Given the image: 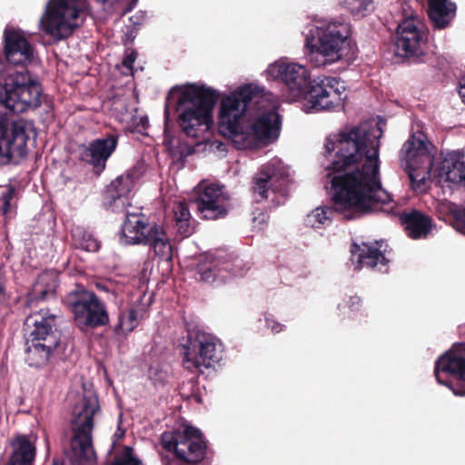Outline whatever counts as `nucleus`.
<instances>
[{
    "label": "nucleus",
    "instance_id": "nucleus-19",
    "mask_svg": "<svg viewBox=\"0 0 465 465\" xmlns=\"http://www.w3.org/2000/svg\"><path fill=\"white\" fill-rule=\"evenodd\" d=\"M118 143V137L114 134L104 138H98L88 145L84 146L81 151V159L91 164L97 173H100L104 168L107 160L115 151Z\"/></svg>",
    "mask_w": 465,
    "mask_h": 465
},
{
    "label": "nucleus",
    "instance_id": "nucleus-35",
    "mask_svg": "<svg viewBox=\"0 0 465 465\" xmlns=\"http://www.w3.org/2000/svg\"><path fill=\"white\" fill-rule=\"evenodd\" d=\"M15 195V189L8 187L5 192L2 193L0 198V213L3 216L6 217L12 213V200Z\"/></svg>",
    "mask_w": 465,
    "mask_h": 465
},
{
    "label": "nucleus",
    "instance_id": "nucleus-4",
    "mask_svg": "<svg viewBox=\"0 0 465 465\" xmlns=\"http://www.w3.org/2000/svg\"><path fill=\"white\" fill-rule=\"evenodd\" d=\"M350 26L341 21H317L305 35L308 60L315 67H325L351 59L353 46L350 39Z\"/></svg>",
    "mask_w": 465,
    "mask_h": 465
},
{
    "label": "nucleus",
    "instance_id": "nucleus-5",
    "mask_svg": "<svg viewBox=\"0 0 465 465\" xmlns=\"http://www.w3.org/2000/svg\"><path fill=\"white\" fill-rule=\"evenodd\" d=\"M57 319L58 316L46 308L32 312L26 317L25 360L30 366L41 368L50 361L60 341Z\"/></svg>",
    "mask_w": 465,
    "mask_h": 465
},
{
    "label": "nucleus",
    "instance_id": "nucleus-48",
    "mask_svg": "<svg viewBox=\"0 0 465 465\" xmlns=\"http://www.w3.org/2000/svg\"><path fill=\"white\" fill-rule=\"evenodd\" d=\"M415 2H416V3H418V2H419V0H415Z\"/></svg>",
    "mask_w": 465,
    "mask_h": 465
},
{
    "label": "nucleus",
    "instance_id": "nucleus-47",
    "mask_svg": "<svg viewBox=\"0 0 465 465\" xmlns=\"http://www.w3.org/2000/svg\"><path fill=\"white\" fill-rule=\"evenodd\" d=\"M53 465H64V464L59 460H54Z\"/></svg>",
    "mask_w": 465,
    "mask_h": 465
},
{
    "label": "nucleus",
    "instance_id": "nucleus-42",
    "mask_svg": "<svg viewBox=\"0 0 465 465\" xmlns=\"http://www.w3.org/2000/svg\"><path fill=\"white\" fill-rule=\"evenodd\" d=\"M266 222V216L263 213H260L258 216L253 218L254 226L259 230L262 229V224Z\"/></svg>",
    "mask_w": 465,
    "mask_h": 465
},
{
    "label": "nucleus",
    "instance_id": "nucleus-32",
    "mask_svg": "<svg viewBox=\"0 0 465 465\" xmlns=\"http://www.w3.org/2000/svg\"><path fill=\"white\" fill-rule=\"evenodd\" d=\"M72 236L74 244L80 249L87 252H96L100 247L97 240L81 227L74 228L72 231Z\"/></svg>",
    "mask_w": 465,
    "mask_h": 465
},
{
    "label": "nucleus",
    "instance_id": "nucleus-38",
    "mask_svg": "<svg viewBox=\"0 0 465 465\" xmlns=\"http://www.w3.org/2000/svg\"><path fill=\"white\" fill-rule=\"evenodd\" d=\"M137 58V53L135 51H131L126 54L124 59L122 62V66L125 71H123L124 74H133V66Z\"/></svg>",
    "mask_w": 465,
    "mask_h": 465
},
{
    "label": "nucleus",
    "instance_id": "nucleus-10",
    "mask_svg": "<svg viewBox=\"0 0 465 465\" xmlns=\"http://www.w3.org/2000/svg\"><path fill=\"white\" fill-rule=\"evenodd\" d=\"M346 86L340 78L320 75L312 80L304 94V111L312 114L341 108L346 99Z\"/></svg>",
    "mask_w": 465,
    "mask_h": 465
},
{
    "label": "nucleus",
    "instance_id": "nucleus-26",
    "mask_svg": "<svg viewBox=\"0 0 465 465\" xmlns=\"http://www.w3.org/2000/svg\"><path fill=\"white\" fill-rule=\"evenodd\" d=\"M401 218L408 235L412 239L425 238L430 232L431 221L419 211L404 213Z\"/></svg>",
    "mask_w": 465,
    "mask_h": 465
},
{
    "label": "nucleus",
    "instance_id": "nucleus-24",
    "mask_svg": "<svg viewBox=\"0 0 465 465\" xmlns=\"http://www.w3.org/2000/svg\"><path fill=\"white\" fill-rule=\"evenodd\" d=\"M439 176L446 182L465 186V156L460 152L448 153L444 157Z\"/></svg>",
    "mask_w": 465,
    "mask_h": 465
},
{
    "label": "nucleus",
    "instance_id": "nucleus-9",
    "mask_svg": "<svg viewBox=\"0 0 465 465\" xmlns=\"http://www.w3.org/2000/svg\"><path fill=\"white\" fill-rule=\"evenodd\" d=\"M65 302L73 313L74 321L81 330L94 329L109 322L104 303L93 292L77 286L70 292Z\"/></svg>",
    "mask_w": 465,
    "mask_h": 465
},
{
    "label": "nucleus",
    "instance_id": "nucleus-39",
    "mask_svg": "<svg viewBox=\"0 0 465 465\" xmlns=\"http://www.w3.org/2000/svg\"><path fill=\"white\" fill-rule=\"evenodd\" d=\"M264 320L267 329H269L273 334L280 333L285 330V325L268 315L265 316Z\"/></svg>",
    "mask_w": 465,
    "mask_h": 465
},
{
    "label": "nucleus",
    "instance_id": "nucleus-12",
    "mask_svg": "<svg viewBox=\"0 0 465 465\" xmlns=\"http://www.w3.org/2000/svg\"><path fill=\"white\" fill-rule=\"evenodd\" d=\"M265 73L268 78L280 80L284 84L286 99L290 103L302 99L312 82L305 65L286 59H279L270 64Z\"/></svg>",
    "mask_w": 465,
    "mask_h": 465
},
{
    "label": "nucleus",
    "instance_id": "nucleus-7",
    "mask_svg": "<svg viewBox=\"0 0 465 465\" xmlns=\"http://www.w3.org/2000/svg\"><path fill=\"white\" fill-rule=\"evenodd\" d=\"M395 53L401 57H420L425 53L428 29L420 15L407 4L398 14Z\"/></svg>",
    "mask_w": 465,
    "mask_h": 465
},
{
    "label": "nucleus",
    "instance_id": "nucleus-37",
    "mask_svg": "<svg viewBox=\"0 0 465 465\" xmlns=\"http://www.w3.org/2000/svg\"><path fill=\"white\" fill-rule=\"evenodd\" d=\"M371 2L372 0H345L348 8L356 14L365 11Z\"/></svg>",
    "mask_w": 465,
    "mask_h": 465
},
{
    "label": "nucleus",
    "instance_id": "nucleus-20",
    "mask_svg": "<svg viewBox=\"0 0 465 465\" xmlns=\"http://www.w3.org/2000/svg\"><path fill=\"white\" fill-rule=\"evenodd\" d=\"M382 244H353L351 247V260L357 262L358 268H376L380 272H387L389 260L385 256Z\"/></svg>",
    "mask_w": 465,
    "mask_h": 465
},
{
    "label": "nucleus",
    "instance_id": "nucleus-40",
    "mask_svg": "<svg viewBox=\"0 0 465 465\" xmlns=\"http://www.w3.org/2000/svg\"><path fill=\"white\" fill-rule=\"evenodd\" d=\"M454 227L457 231L465 234V208L456 213Z\"/></svg>",
    "mask_w": 465,
    "mask_h": 465
},
{
    "label": "nucleus",
    "instance_id": "nucleus-21",
    "mask_svg": "<svg viewBox=\"0 0 465 465\" xmlns=\"http://www.w3.org/2000/svg\"><path fill=\"white\" fill-rule=\"evenodd\" d=\"M134 187L132 175H120L111 182L105 197V205L113 212H123L130 205V196Z\"/></svg>",
    "mask_w": 465,
    "mask_h": 465
},
{
    "label": "nucleus",
    "instance_id": "nucleus-18",
    "mask_svg": "<svg viewBox=\"0 0 465 465\" xmlns=\"http://www.w3.org/2000/svg\"><path fill=\"white\" fill-rule=\"evenodd\" d=\"M5 53L9 63L26 65L37 62L33 45L21 30L6 27L5 30Z\"/></svg>",
    "mask_w": 465,
    "mask_h": 465
},
{
    "label": "nucleus",
    "instance_id": "nucleus-29",
    "mask_svg": "<svg viewBox=\"0 0 465 465\" xmlns=\"http://www.w3.org/2000/svg\"><path fill=\"white\" fill-rule=\"evenodd\" d=\"M143 244H148L156 255L166 260L172 256V245L164 229L161 226H152L147 233V239Z\"/></svg>",
    "mask_w": 465,
    "mask_h": 465
},
{
    "label": "nucleus",
    "instance_id": "nucleus-46",
    "mask_svg": "<svg viewBox=\"0 0 465 465\" xmlns=\"http://www.w3.org/2000/svg\"><path fill=\"white\" fill-rule=\"evenodd\" d=\"M5 70V62L0 58V79L2 78V75Z\"/></svg>",
    "mask_w": 465,
    "mask_h": 465
},
{
    "label": "nucleus",
    "instance_id": "nucleus-2",
    "mask_svg": "<svg viewBox=\"0 0 465 465\" xmlns=\"http://www.w3.org/2000/svg\"><path fill=\"white\" fill-rule=\"evenodd\" d=\"M381 125L384 124L367 121L326 138V153L331 154L336 150L331 166L326 167L333 209L328 205L315 207L304 217L306 227L317 231L328 228L334 212L347 220L372 212L393 213L395 203L380 180Z\"/></svg>",
    "mask_w": 465,
    "mask_h": 465
},
{
    "label": "nucleus",
    "instance_id": "nucleus-34",
    "mask_svg": "<svg viewBox=\"0 0 465 465\" xmlns=\"http://www.w3.org/2000/svg\"><path fill=\"white\" fill-rule=\"evenodd\" d=\"M110 465H143L142 461L134 454L132 447H124L120 454Z\"/></svg>",
    "mask_w": 465,
    "mask_h": 465
},
{
    "label": "nucleus",
    "instance_id": "nucleus-23",
    "mask_svg": "<svg viewBox=\"0 0 465 465\" xmlns=\"http://www.w3.org/2000/svg\"><path fill=\"white\" fill-rule=\"evenodd\" d=\"M37 437L18 435L11 440L12 452L7 465H33L35 458Z\"/></svg>",
    "mask_w": 465,
    "mask_h": 465
},
{
    "label": "nucleus",
    "instance_id": "nucleus-41",
    "mask_svg": "<svg viewBox=\"0 0 465 465\" xmlns=\"http://www.w3.org/2000/svg\"><path fill=\"white\" fill-rule=\"evenodd\" d=\"M438 212L440 213H456V207L451 203L443 201L437 205Z\"/></svg>",
    "mask_w": 465,
    "mask_h": 465
},
{
    "label": "nucleus",
    "instance_id": "nucleus-14",
    "mask_svg": "<svg viewBox=\"0 0 465 465\" xmlns=\"http://www.w3.org/2000/svg\"><path fill=\"white\" fill-rule=\"evenodd\" d=\"M289 168L282 161L274 157L263 164L253 178L252 193L256 202L269 197L271 192H285Z\"/></svg>",
    "mask_w": 465,
    "mask_h": 465
},
{
    "label": "nucleus",
    "instance_id": "nucleus-45",
    "mask_svg": "<svg viewBox=\"0 0 465 465\" xmlns=\"http://www.w3.org/2000/svg\"><path fill=\"white\" fill-rule=\"evenodd\" d=\"M5 297V282H4V276L2 272H0V301L3 300Z\"/></svg>",
    "mask_w": 465,
    "mask_h": 465
},
{
    "label": "nucleus",
    "instance_id": "nucleus-30",
    "mask_svg": "<svg viewBox=\"0 0 465 465\" xmlns=\"http://www.w3.org/2000/svg\"><path fill=\"white\" fill-rule=\"evenodd\" d=\"M174 216V226L177 232L186 237L193 232L190 219L191 213L186 203L179 202L173 208Z\"/></svg>",
    "mask_w": 465,
    "mask_h": 465
},
{
    "label": "nucleus",
    "instance_id": "nucleus-13",
    "mask_svg": "<svg viewBox=\"0 0 465 465\" xmlns=\"http://www.w3.org/2000/svg\"><path fill=\"white\" fill-rule=\"evenodd\" d=\"M434 373L440 384L455 395H465V344L453 345L435 363Z\"/></svg>",
    "mask_w": 465,
    "mask_h": 465
},
{
    "label": "nucleus",
    "instance_id": "nucleus-11",
    "mask_svg": "<svg viewBox=\"0 0 465 465\" xmlns=\"http://www.w3.org/2000/svg\"><path fill=\"white\" fill-rule=\"evenodd\" d=\"M162 445L178 460L193 464L203 459L206 449L201 431L188 425L163 433Z\"/></svg>",
    "mask_w": 465,
    "mask_h": 465
},
{
    "label": "nucleus",
    "instance_id": "nucleus-8",
    "mask_svg": "<svg viewBox=\"0 0 465 465\" xmlns=\"http://www.w3.org/2000/svg\"><path fill=\"white\" fill-rule=\"evenodd\" d=\"M181 353L186 370L202 372L203 368H211L223 360V348L222 342L210 333H189L186 341L181 345Z\"/></svg>",
    "mask_w": 465,
    "mask_h": 465
},
{
    "label": "nucleus",
    "instance_id": "nucleus-17",
    "mask_svg": "<svg viewBox=\"0 0 465 465\" xmlns=\"http://www.w3.org/2000/svg\"><path fill=\"white\" fill-rule=\"evenodd\" d=\"M197 272L202 281L207 282H224L231 276L243 275V262L241 260L222 261L216 259L213 254H206L197 263Z\"/></svg>",
    "mask_w": 465,
    "mask_h": 465
},
{
    "label": "nucleus",
    "instance_id": "nucleus-44",
    "mask_svg": "<svg viewBox=\"0 0 465 465\" xmlns=\"http://www.w3.org/2000/svg\"><path fill=\"white\" fill-rule=\"evenodd\" d=\"M131 19L134 20V25H141L144 19V14L143 12H140L139 14L133 16Z\"/></svg>",
    "mask_w": 465,
    "mask_h": 465
},
{
    "label": "nucleus",
    "instance_id": "nucleus-28",
    "mask_svg": "<svg viewBox=\"0 0 465 465\" xmlns=\"http://www.w3.org/2000/svg\"><path fill=\"white\" fill-rule=\"evenodd\" d=\"M145 312L146 306L142 302H136L126 311L120 312L115 331L123 334L132 332L138 326Z\"/></svg>",
    "mask_w": 465,
    "mask_h": 465
},
{
    "label": "nucleus",
    "instance_id": "nucleus-27",
    "mask_svg": "<svg viewBox=\"0 0 465 465\" xmlns=\"http://www.w3.org/2000/svg\"><path fill=\"white\" fill-rule=\"evenodd\" d=\"M456 5L450 0H429V15L435 27H446L455 15Z\"/></svg>",
    "mask_w": 465,
    "mask_h": 465
},
{
    "label": "nucleus",
    "instance_id": "nucleus-33",
    "mask_svg": "<svg viewBox=\"0 0 465 465\" xmlns=\"http://www.w3.org/2000/svg\"><path fill=\"white\" fill-rule=\"evenodd\" d=\"M361 306V299L358 295H351L347 297L342 302L339 303L338 310L341 314L350 316L351 313L360 312Z\"/></svg>",
    "mask_w": 465,
    "mask_h": 465
},
{
    "label": "nucleus",
    "instance_id": "nucleus-3",
    "mask_svg": "<svg viewBox=\"0 0 465 465\" xmlns=\"http://www.w3.org/2000/svg\"><path fill=\"white\" fill-rule=\"evenodd\" d=\"M42 87L28 71L8 75L0 92V165L18 162L26 154L31 124L19 119L9 122L7 113L21 114L41 104Z\"/></svg>",
    "mask_w": 465,
    "mask_h": 465
},
{
    "label": "nucleus",
    "instance_id": "nucleus-22",
    "mask_svg": "<svg viewBox=\"0 0 465 465\" xmlns=\"http://www.w3.org/2000/svg\"><path fill=\"white\" fill-rule=\"evenodd\" d=\"M151 227L143 214L127 213L122 226L121 242L125 244L143 243Z\"/></svg>",
    "mask_w": 465,
    "mask_h": 465
},
{
    "label": "nucleus",
    "instance_id": "nucleus-31",
    "mask_svg": "<svg viewBox=\"0 0 465 465\" xmlns=\"http://www.w3.org/2000/svg\"><path fill=\"white\" fill-rule=\"evenodd\" d=\"M431 167L432 166H420L417 168L404 169L408 174L413 191L418 193L426 192Z\"/></svg>",
    "mask_w": 465,
    "mask_h": 465
},
{
    "label": "nucleus",
    "instance_id": "nucleus-36",
    "mask_svg": "<svg viewBox=\"0 0 465 465\" xmlns=\"http://www.w3.org/2000/svg\"><path fill=\"white\" fill-rule=\"evenodd\" d=\"M164 145L173 157H181L185 153V146L178 139L170 137L167 133L165 134Z\"/></svg>",
    "mask_w": 465,
    "mask_h": 465
},
{
    "label": "nucleus",
    "instance_id": "nucleus-16",
    "mask_svg": "<svg viewBox=\"0 0 465 465\" xmlns=\"http://www.w3.org/2000/svg\"><path fill=\"white\" fill-rule=\"evenodd\" d=\"M197 211L203 218L214 220L226 215L229 195L223 186L215 183L201 184L196 198Z\"/></svg>",
    "mask_w": 465,
    "mask_h": 465
},
{
    "label": "nucleus",
    "instance_id": "nucleus-15",
    "mask_svg": "<svg viewBox=\"0 0 465 465\" xmlns=\"http://www.w3.org/2000/svg\"><path fill=\"white\" fill-rule=\"evenodd\" d=\"M436 150L423 132H414L402 146L401 164L403 169L432 166Z\"/></svg>",
    "mask_w": 465,
    "mask_h": 465
},
{
    "label": "nucleus",
    "instance_id": "nucleus-43",
    "mask_svg": "<svg viewBox=\"0 0 465 465\" xmlns=\"http://www.w3.org/2000/svg\"><path fill=\"white\" fill-rule=\"evenodd\" d=\"M459 94H460L462 102L465 104V75L460 79Z\"/></svg>",
    "mask_w": 465,
    "mask_h": 465
},
{
    "label": "nucleus",
    "instance_id": "nucleus-1",
    "mask_svg": "<svg viewBox=\"0 0 465 465\" xmlns=\"http://www.w3.org/2000/svg\"><path fill=\"white\" fill-rule=\"evenodd\" d=\"M170 94L175 98L182 132L197 139V143L211 137L212 113L218 100V131L236 149L259 148L274 142L280 134L279 102L256 84H244L223 94L203 84H186L173 87Z\"/></svg>",
    "mask_w": 465,
    "mask_h": 465
},
{
    "label": "nucleus",
    "instance_id": "nucleus-25",
    "mask_svg": "<svg viewBox=\"0 0 465 465\" xmlns=\"http://www.w3.org/2000/svg\"><path fill=\"white\" fill-rule=\"evenodd\" d=\"M57 282L58 273L56 271L47 270L41 272L28 293L27 305L32 307L35 302L53 297Z\"/></svg>",
    "mask_w": 465,
    "mask_h": 465
},
{
    "label": "nucleus",
    "instance_id": "nucleus-6",
    "mask_svg": "<svg viewBox=\"0 0 465 465\" xmlns=\"http://www.w3.org/2000/svg\"><path fill=\"white\" fill-rule=\"evenodd\" d=\"M83 395L73 409L74 436L71 440L74 465H93L96 455L92 443L94 418L100 411L97 396L84 385Z\"/></svg>",
    "mask_w": 465,
    "mask_h": 465
}]
</instances>
